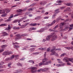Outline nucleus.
Segmentation results:
<instances>
[{
	"mask_svg": "<svg viewBox=\"0 0 73 73\" xmlns=\"http://www.w3.org/2000/svg\"><path fill=\"white\" fill-rule=\"evenodd\" d=\"M58 10H59V9H57L55 11V12L54 13L55 14L56 13H59L60 12L59 11H58Z\"/></svg>",
	"mask_w": 73,
	"mask_h": 73,
	"instance_id": "19",
	"label": "nucleus"
},
{
	"mask_svg": "<svg viewBox=\"0 0 73 73\" xmlns=\"http://www.w3.org/2000/svg\"><path fill=\"white\" fill-rule=\"evenodd\" d=\"M31 50L32 52H33L35 50V48H31Z\"/></svg>",
	"mask_w": 73,
	"mask_h": 73,
	"instance_id": "36",
	"label": "nucleus"
},
{
	"mask_svg": "<svg viewBox=\"0 0 73 73\" xmlns=\"http://www.w3.org/2000/svg\"><path fill=\"white\" fill-rule=\"evenodd\" d=\"M63 61L65 60L66 62H69V58H64L63 59Z\"/></svg>",
	"mask_w": 73,
	"mask_h": 73,
	"instance_id": "13",
	"label": "nucleus"
},
{
	"mask_svg": "<svg viewBox=\"0 0 73 73\" xmlns=\"http://www.w3.org/2000/svg\"><path fill=\"white\" fill-rule=\"evenodd\" d=\"M28 10V11H32V10H33V9L32 8L29 9Z\"/></svg>",
	"mask_w": 73,
	"mask_h": 73,
	"instance_id": "48",
	"label": "nucleus"
},
{
	"mask_svg": "<svg viewBox=\"0 0 73 73\" xmlns=\"http://www.w3.org/2000/svg\"><path fill=\"white\" fill-rule=\"evenodd\" d=\"M56 66H61V64H57L56 65Z\"/></svg>",
	"mask_w": 73,
	"mask_h": 73,
	"instance_id": "52",
	"label": "nucleus"
},
{
	"mask_svg": "<svg viewBox=\"0 0 73 73\" xmlns=\"http://www.w3.org/2000/svg\"><path fill=\"white\" fill-rule=\"evenodd\" d=\"M17 65L19 66H21V67L23 66V65L21 64L20 63H17Z\"/></svg>",
	"mask_w": 73,
	"mask_h": 73,
	"instance_id": "21",
	"label": "nucleus"
},
{
	"mask_svg": "<svg viewBox=\"0 0 73 73\" xmlns=\"http://www.w3.org/2000/svg\"><path fill=\"white\" fill-rule=\"evenodd\" d=\"M37 25V24L36 23H32L30 24L29 25L30 26H31L32 27L33 26H36Z\"/></svg>",
	"mask_w": 73,
	"mask_h": 73,
	"instance_id": "17",
	"label": "nucleus"
},
{
	"mask_svg": "<svg viewBox=\"0 0 73 73\" xmlns=\"http://www.w3.org/2000/svg\"><path fill=\"white\" fill-rule=\"evenodd\" d=\"M55 23V20H54V21H53L52 22V24H54Z\"/></svg>",
	"mask_w": 73,
	"mask_h": 73,
	"instance_id": "56",
	"label": "nucleus"
},
{
	"mask_svg": "<svg viewBox=\"0 0 73 73\" xmlns=\"http://www.w3.org/2000/svg\"><path fill=\"white\" fill-rule=\"evenodd\" d=\"M7 14H3L1 15V17H5Z\"/></svg>",
	"mask_w": 73,
	"mask_h": 73,
	"instance_id": "35",
	"label": "nucleus"
},
{
	"mask_svg": "<svg viewBox=\"0 0 73 73\" xmlns=\"http://www.w3.org/2000/svg\"><path fill=\"white\" fill-rule=\"evenodd\" d=\"M31 47H36V46L34 45H31Z\"/></svg>",
	"mask_w": 73,
	"mask_h": 73,
	"instance_id": "63",
	"label": "nucleus"
},
{
	"mask_svg": "<svg viewBox=\"0 0 73 73\" xmlns=\"http://www.w3.org/2000/svg\"><path fill=\"white\" fill-rule=\"evenodd\" d=\"M65 48H66V49H68V50H69L71 49V48L70 47H66Z\"/></svg>",
	"mask_w": 73,
	"mask_h": 73,
	"instance_id": "28",
	"label": "nucleus"
},
{
	"mask_svg": "<svg viewBox=\"0 0 73 73\" xmlns=\"http://www.w3.org/2000/svg\"><path fill=\"white\" fill-rule=\"evenodd\" d=\"M54 54L57 57H58V54H57V53L56 52L54 53Z\"/></svg>",
	"mask_w": 73,
	"mask_h": 73,
	"instance_id": "43",
	"label": "nucleus"
},
{
	"mask_svg": "<svg viewBox=\"0 0 73 73\" xmlns=\"http://www.w3.org/2000/svg\"><path fill=\"white\" fill-rule=\"evenodd\" d=\"M27 10L26 9H24L23 10H22L21 9H19L17 10V12L18 13H20V12H24V11H25Z\"/></svg>",
	"mask_w": 73,
	"mask_h": 73,
	"instance_id": "7",
	"label": "nucleus"
},
{
	"mask_svg": "<svg viewBox=\"0 0 73 73\" xmlns=\"http://www.w3.org/2000/svg\"><path fill=\"white\" fill-rule=\"evenodd\" d=\"M56 15L55 14H54L52 15V19H54V17H55L56 16Z\"/></svg>",
	"mask_w": 73,
	"mask_h": 73,
	"instance_id": "42",
	"label": "nucleus"
},
{
	"mask_svg": "<svg viewBox=\"0 0 73 73\" xmlns=\"http://www.w3.org/2000/svg\"><path fill=\"white\" fill-rule=\"evenodd\" d=\"M58 64H60L61 63H62V61H58Z\"/></svg>",
	"mask_w": 73,
	"mask_h": 73,
	"instance_id": "60",
	"label": "nucleus"
},
{
	"mask_svg": "<svg viewBox=\"0 0 73 73\" xmlns=\"http://www.w3.org/2000/svg\"><path fill=\"white\" fill-rule=\"evenodd\" d=\"M50 51V48H47V52H49Z\"/></svg>",
	"mask_w": 73,
	"mask_h": 73,
	"instance_id": "50",
	"label": "nucleus"
},
{
	"mask_svg": "<svg viewBox=\"0 0 73 73\" xmlns=\"http://www.w3.org/2000/svg\"><path fill=\"white\" fill-rule=\"evenodd\" d=\"M67 10L68 11H69V12H70V8L68 7L67 8Z\"/></svg>",
	"mask_w": 73,
	"mask_h": 73,
	"instance_id": "37",
	"label": "nucleus"
},
{
	"mask_svg": "<svg viewBox=\"0 0 73 73\" xmlns=\"http://www.w3.org/2000/svg\"><path fill=\"white\" fill-rule=\"evenodd\" d=\"M70 61V62H72V63H73V61H72V60H71V59H70V58H68V61Z\"/></svg>",
	"mask_w": 73,
	"mask_h": 73,
	"instance_id": "38",
	"label": "nucleus"
},
{
	"mask_svg": "<svg viewBox=\"0 0 73 73\" xmlns=\"http://www.w3.org/2000/svg\"><path fill=\"white\" fill-rule=\"evenodd\" d=\"M12 52H9L8 51H7L4 52L3 54V55H9L10 54H12Z\"/></svg>",
	"mask_w": 73,
	"mask_h": 73,
	"instance_id": "4",
	"label": "nucleus"
},
{
	"mask_svg": "<svg viewBox=\"0 0 73 73\" xmlns=\"http://www.w3.org/2000/svg\"><path fill=\"white\" fill-rule=\"evenodd\" d=\"M13 14H11V17H10L7 20V21H11V19H12V18H13V16H13Z\"/></svg>",
	"mask_w": 73,
	"mask_h": 73,
	"instance_id": "10",
	"label": "nucleus"
},
{
	"mask_svg": "<svg viewBox=\"0 0 73 73\" xmlns=\"http://www.w3.org/2000/svg\"><path fill=\"white\" fill-rule=\"evenodd\" d=\"M39 53H40L38 52H35L33 53V54H39Z\"/></svg>",
	"mask_w": 73,
	"mask_h": 73,
	"instance_id": "32",
	"label": "nucleus"
},
{
	"mask_svg": "<svg viewBox=\"0 0 73 73\" xmlns=\"http://www.w3.org/2000/svg\"><path fill=\"white\" fill-rule=\"evenodd\" d=\"M16 71V72H17L18 73H19V72H23V70L21 69L17 70Z\"/></svg>",
	"mask_w": 73,
	"mask_h": 73,
	"instance_id": "20",
	"label": "nucleus"
},
{
	"mask_svg": "<svg viewBox=\"0 0 73 73\" xmlns=\"http://www.w3.org/2000/svg\"><path fill=\"white\" fill-rule=\"evenodd\" d=\"M20 21H21V20L20 19L19 20H16L15 21H13V22L12 23H17V22H18V23H20Z\"/></svg>",
	"mask_w": 73,
	"mask_h": 73,
	"instance_id": "11",
	"label": "nucleus"
},
{
	"mask_svg": "<svg viewBox=\"0 0 73 73\" xmlns=\"http://www.w3.org/2000/svg\"><path fill=\"white\" fill-rule=\"evenodd\" d=\"M9 60H11V58H8L5 59V61H9Z\"/></svg>",
	"mask_w": 73,
	"mask_h": 73,
	"instance_id": "26",
	"label": "nucleus"
},
{
	"mask_svg": "<svg viewBox=\"0 0 73 73\" xmlns=\"http://www.w3.org/2000/svg\"><path fill=\"white\" fill-rule=\"evenodd\" d=\"M68 27H65L64 29V30H65V29H68Z\"/></svg>",
	"mask_w": 73,
	"mask_h": 73,
	"instance_id": "45",
	"label": "nucleus"
},
{
	"mask_svg": "<svg viewBox=\"0 0 73 73\" xmlns=\"http://www.w3.org/2000/svg\"><path fill=\"white\" fill-rule=\"evenodd\" d=\"M49 31H50V32H52V31H53V30L52 29H50L49 30Z\"/></svg>",
	"mask_w": 73,
	"mask_h": 73,
	"instance_id": "58",
	"label": "nucleus"
},
{
	"mask_svg": "<svg viewBox=\"0 0 73 73\" xmlns=\"http://www.w3.org/2000/svg\"><path fill=\"white\" fill-rule=\"evenodd\" d=\"M52 49H54V50H55V49H56V47L55 46H53Z\"/></svg>",
	"mask_w": 73,
	"mask_h": 73,
	"instance_id": "44",
	"label": "nucleus"
},
{
	"mask_svg": "<svg viewBox=\"0 0 73 73\" xmlns=\"http://www.w3.org/2000/svg\"><path fill=\"white\" fill-rule=\"evenodd\" d=\"M55 33H53L50 34L51 37V36H53V38L52 39V41H54L57 38V36L55 35Z\"/></svg>",
	"mask_w": 73,
	"mask_h": 73,
	"instance_id": "3",
	"label": "nucleus"
},
{
	"mask_svg": "<svg viewBox=\"0 0 73 73\" xmlns=\"http://www.w3.org/2000/svg\"><path fill=\"white\" fill-rule=\"evenodd\" d=\"M3 33L5 34V36H8V35H9V34L7 33L6 32H3Z\"/></svg>",
	"mask_w": 73,
	"mask_h": 73,
	"instance_id": "25",
	"label": "nucleus"
},
{
	"mask_svg": "<svg viewBox=\"0 0 73 73\" xmlns=\"http://www.w3.org/2000/svg\"><path fill=\"white\" fill-rule=\"evenodd\" d=\"M50 37H51V36L49 35V36H48L46 37V40H47L48 41H49V40H50Z\"/></svg>",
	"mask_w": 73,
	"mask_h": 73,
	"instance_id": "12",
	"label": "nucleus"
},
{
	"mask_svg": "<svg viewBox=\"0 0 73 73\" xmlns=\"http://www.w3.org/2000/svg\"><path fill=\"white\" fill-rule=\"evenodd\" d=\"M27 40H32V39L27 38Z\"/></svg>",
	"mask_w": 73,
	"mask_h": 73,
	"instance_id": "62",
	"label": "nucleus"
},
{
	"mask_svg": "<svg viewBox=\"0 0 73 73\" xmlns=\"http://www.w3.org/2000/svg\"><path fill=\"white\" fill-rule=\"evenodd\" d=\"M41 32H44V29H41L40 30Z\"/></svg>",
	"mask_w": 73,
	"mask_h": 73,
	"instance_id": "51",
	"label": "nucleus"
},
{
	"mask_svg": "<svg viewBox=\"0 0 73 73\" xmlns=\"http://www.w3.org/2000/svg\"><path fill=\"white\" fill-rule=\"evenodd\" d=\"M65 55H66V53H63L61 55L60 57H64V56H65Z\"/></svg>",
	"mask_w": 73,
	"mask_h": 73,
	"instance_id": "22",
	"label": "nucleus"
},
{
	"mask_svg": "<svg viewBox=\"0 0 73 73\" xmlns=\"http://www.w3.org/2000/svg\"><path fill=\"white\" fill-rule=\"evenodd\" d=\"M29 21V19L26 20V21H25V23H27V22H28V21Z\"/></svg>",
	"mask_w": 73,
	"mask_h": 73,
	"instance_id": "57",
	"label": "nucleus"
},
{
	"mask_svg": "<svg viewBox=\"0 0 73 73\" xmlns=\"http://www.w3.org/2000/svg\"><path fill=\"white\" fill-rule=\"evenodd\" d=\"M43 8H44V7H40L39 8V9H40V10L42 9Z\"/></svg>",
	"mask_w": 73,
	"mask_h": 73,
	"instance_id": "59",
	"label": "nucleus"
},
{
	"mask_svg": "<svg viewBox=\"0 0 73 73\" xmlns=\"http://www.w3.org/2000/svg\"><path fill=\"white\" fill-rule=\"evenodd\" d=\"M17 15L18 16H20V15H22V14L21 13H18Z\"/></svg>",
	"mask_w": 73,
	"mask_h": 73,
	"instance_id": "47",
	"label": "nucleus"
},
{
	"mask_svg": "<svg viewBox=\"0 0 73 73\" xmlns=\"http://www.w3.org/2000/svg\"><path fill=\"white\" fill-rule=\"evenodd\" d=\"M30 69H31V73H36V72H40L41 71V69L38 70L37 71L36 70H36L37 69V68L36 67H32L29 68Z\"/></svg>",
	"mask_w": 73,
	"mask_h": 73,
	"instance_id": "2",
	"label": "nucleus"
},
{
	"mask_svg": "<svg viewBox=\"0 0 73 73\" xmlns=\"http://www.w3.org/2000/svg\"><path fill=\"white\" fill-rule=\"evenodd\" d=\"M52 23H51V24H49L48 25V27H50V26H52Z\"/></svg>",
	"mask_w": 73,
	"mask_h": 73,
	"instance_id": "46",
	"label": "nucleus"
},
{
	"mask_svg": "<svg viewBox=\"0 0 73 73\" xmlns=\"http://www.w3.org/2000/svg\"><path fill=\"white\" fill-rule=\"evenodd\" d=\"M3 11H4V12H6H6H7V11H8V9H4Z\"/></svg>",
	"mask_w": 73,
	"mask_h": 73,
	"instance_id": "41",
	"label": "nucleus"
},
{
	"mask_svg": "<svg viewBox=\"0 0 73 73\" xmlns=\"http://www.w3.org/2000/svg\"><path fill=\"white\" fill-rule=\"evenodd\" d=\"M62 2V1L61 0H58L57 1V3H60Z\"/></svg>",
	"mask_w": 73,
	"mask_h": 73,
	"instance_id": "39",
	"label": "nucleus"
},
{
	"mask_svg": "<svg viewBox=\"0 0 73 73\" xmlns=\"http://www.w3.org/2000/svg\"><path fill=\"white\" fill-rule=\"evenodd\" d=\"M63 25H64V23H61L60 24V29H61L62 30V27Z\"/></svg>",
	"mask_w": 73,
	"mask_h": 73,
	"instance_id": "8",
	"label": "nucleus"
},
{
	"mask_svg": "<svg viewBox=\"0 0 73 73\" xmlns=\"http://www.w3.org/2000/svg\"><path fill=\"white\" fill-rule=\"evenodd\" d=\"M66 5L67 6H70V7H72L73 6V5L71 3L66 4Z\"/></svg>",
	"mask_w": 73,
	"mask_h": 73,
	"instance_id": "14",
	"label": "nucleus"
},
{
	"mask_svg": "<svg viewBox=\"0 0 73 73\" xmlns=\"http://www.w3.org/2000/svg\"><path fill=\"white\" fill-rule=\"evenodd\" d=\"M11 63L9 64H8V66L9 67V68H11Z\"/></svg>",
	"mask_w": 73,
	"mask_h": 73,
	"instance_id": "40",
	"label": "nucleus"
},
{
	"mask_svg": "<svg viewBox=\"0 0 73 73\" xmlns=\"http://www.w3.org/2000/svg\"><path fill=\"white\" fill-rule=\"evenodd\" d=\"M59 26V25H57L56 26H55V27L54 28V30H56V28H58Z\"/></svg>",
	"mask_w": 73,
	"mask_h": 73,
	"instance_id": "24",
	"label": "nucleus"
},
{
	"mask_svg": "<svg viewBox=\"0 0 73 73\" xmlns=\"http://www.w3.org/2000/svg\"><path fill=\"white\" fill-rule=\"evenodd\" d=\"M54 50L53 49L51 50L50 52H51L52 53L50 54V56H53L54 55V53H55Z\"/></svg>",
	"mask_w": 73,
	"mask_h": 73,
	"instance_id": "6",
	"label": "nucleus"
},
{
	"mask_svg": "<svg viewBox=\"0 0 73 73\" xmlns=\"http://www.w3.org/2000/svg\"><path fill=\"white\" fill-rule=\"evenodd\" d=\"M41 17V16H37L35 18V20H39Z\"/></svg>",
	"mask_w": 73,
	"mask_h": 73,
	"instance_id": "16",
	"label": "nucleus"
},
{
	"mask_svg": "<svg viewBox=\"0 0 73 73\" xmlns=\"http://www.w3.org/2000/svg\"><path fill=\"white\" fill-rule=\"evenodd\" d=\"M48 63H43L42 62H40L39 64V66H41L42 65H46L48 64Z\"/></svg>",
	"mask_w": 73,
	"mask_h": 73,
	"instance_id": "9",
	"label": "nucleus"
},
{
	"mask_svg": "<svg viewBox=\"0 0 73 73\" xmlns=\"http://www.w3.org/2000/svg\"><path fill=\"white\" fill-rule=\"evenodd\" d=\"M7 45L5 44V45H2L1 46V47L2 48H5V47H7Z\"/></svg>",
	"mask_w": 73,
	"mask_h": 73,
	"instance_id": "23",
	"label": "nucleus"
},
{
	"mask_svg": "<svg viewBox=\"0 0 73 73\" xmlns=\"http://www.w3.org/2000/svg\"><path fill=\"white\" fill-rule=\"evenodd\" d=\"M10 12V10L7 9V11L6 12L7 13H9Z\"/></svg>",
	"mask_w": 73,
	"mask_h": 73,
	"instance_id": "53",
	"label": "nucleus"
},
{
	"mask_svg": "<svg viewBox=\"0 0 73 73\" xmlns=\"http://www.w3.org/2000/svg\"><path fill=\"white\" fill-rule=\"evenodd\" d=\"M41 71L42 72H46V70L42 69V68H40Z\"/></svg>",
	"mask_w": 73,
	"mask_h": 73,
	"instance_id": "31",
	"label": "nucleus"
},
{
	"mask_svg": "<svg viewBox=\"0 0 73 73\" xmlns=\"http://www.w3.org/2000/svg\"><path fill=\"white\" fill-rule=\"evenodd\" d=\"M46 52H45L44 54V58L42 60V61L43 63H44V62H45V63H47V64H46V65H48L49 64H51L52 62H51V60H50L48 59L47 58H46Z\"/></svg>",
	"mask_w": 73,
	"mask_h": 73,
	"instance_id": "1",
	"label": "nucleus"
},
{
	"mask_svg": "<svg viewBox=\"0 0 73 73\" xmlns=\"http://www.w3.org/2000/svg\"><path fill=\"white\" fill-rule=\"evenodd\" d=\"M7 24L6 23L2 24L0 25V27H4V26H7Z\"/></svg>",
	"mask_w": 73,
	"mask_h": 73,
	"instance_id": "18",
	"label": "nucleus"
},
{
	"mask_svg": "<svg viewBox=\"0 0 73 73\" xmlns=\"http://www.w3.org/2000/svg\"><path fill=\"white\" fill-rule=\"evenodd\" d=\"M29 17H32V14H30L29 15Z\"/></svg>",
	"mask_w": 73,
	"mask_h": 73,
	"instance_id": "64",
	"label": "nucleus"
},
{
	"mask_svg": "<svg viewBox=\"0 0 73 73\" xmlns=\"http://www.w3.org/2000/svg\"><path fill=\"white\" fill-rule=\"evenodd\" d=\"M40 4L41 5H44L45 3L44 2L42 1L41 3H40Z\"/></svg>",
	"mask_w": 73,
	"mask_h": 73,
	"instance_id": "29",
	"label": "nucleus"
},
{
	"mask_svg": "<svg viewBox=\"0 0 73 73\" xmlns=\"http://www.w3.org/2000/svg\"><path fill=\"white\" fill-rule=\"evenodd\" d=\"M65 8H66V7H61L60 8V9L62 10L63 9H64Z\"/></svg>",
	"mask_w": 73,
	"mask_h": 73,
	"instance_id": "30",
	"label": "nucleus"
},
{
	"mask_svg": "<svg viewBox=\"0 0 73 73\" xmlns=\"http://www.w3.org/2000/svg\"><path fill=\"white\" fill-rule=\"evenodd\" d=\"M8 29H11V27H10V26H9L8 27Z\"/></svg>",
	"mask_w": 73,
	"mask_h": 73,
	"instance_id": "61",
	"label": "nucleus"
},
{
	"mask_svg": "<svg viewBox=\"0 0 73 73\" xmlns=\"http://www.w3.org/2000/svg\"><path fill=\"white\" fill-rule=\"evenodd\" d=\"M24 28H25V26L24 25H22L20 27V28H21V29Z\"/></svg>",
	"mask_w": 73,
	"mask_h": 73,
	"instance_id": "34",
	"label": "nucleus"
},
{
	"mask_svg": "<svg viewBox=\"0 0 73 73\" xmlns=\"http://www.w3.org/2000/svg\"><path fill=\"white\" fill-rule=\"evenodd\" d=\"M19 46L18 45H15V46L14 47V48H19Z\"/></svg>",
	"mask_w": 73,
	"mask_h": 73,
	"instance_id": "33",
	"label": "nucleus"
},
{
	"mask_svg": "<svg viewBox=\"0 0 73 73\" xmlns=\"http://www.w3.org/2000/svg\"><path fill=\"white\" fill-rule=\"evenodd\" d=\"M3 51H4V49H3L0 50V53H1V52H3Z\"/></svg>",
	"mask_w": 73,
	"mask_h": 73,
	"instance_id": "49",
	"label": "nucleus"
},
{
	"mask_svg": "<svg viewBox=\"0 0 73 73\" xmlns=\"http://www.w3.org/2000/svg\"><path fill=\"white\" fill-rule=\"evenodd\" d=\"M32 30H36V28H32Z\"/></svg>",
	"mask_w": 73,
	"mask_h": 73,
	"instance_id": "54",
	"label": "nucleus"
},
{
	"mask_svg": "<svg viewBox=\"0 0 73 73\" xmlns=\"http://www.w3.org/2000/svg\"><path fill=\"white\" fill-rule=\"evenodd\" d=\"M28 62H30V63H32L33 64L35 63V62H34V61L32 60H30Z\"/></svg>",
	"mask_w": 73,
	"mask_h": 73,
	"instance_id": "15",
	"label": "nucleus"
},
{
	"mask_svg": "<svg viewBox=\"0 0 73 73\" xmlns=\"http://www.w3.org/2000/svg\"><path fill=\"white\" fill-rule=\"evenodd\" d=\"M48 18H49V17H44V19H48Z\"/></svg>",
	"mask_w": 73,
	"mask_h": 73,
	"instance_id": "55",
	"label": "nucleus"
},
{
	"mask_svg": "<svg viewBox=\"0 0 73 73\" xmlns=\"http://www.w3.org/2000/svg\"><path fill=\"white\" fill-rule=\"evenodd\" d=\"M15 36H16L15 38V40H17L21 38V36L19 34H17Z\"/></svg>",
	"mask_w": 73,
	"mask_h": 73,
	"instance_id": "5",
	"label": "nucleus"
},
{
	"mask_svg": "<svg viewBox=\"0 0 73 73\" xmlns=\"http://www.w3.org/2000/svg\"><path fill=\"white\" fill-rule=\"evenodd\" d=\"M15 58V55H12L11 57H10V60H12L13 58Z\"/></svg>",
	"mask_w": 73,
	"mask_h": 73,
	"instance_id": "27",
	"label": "nucleus"
}]
</instances>
